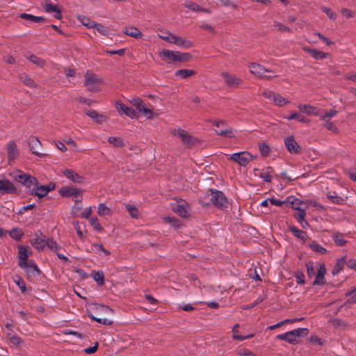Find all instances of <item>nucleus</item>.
Returning a JSON list of instances; mask_svg holds the SVG:
<instances>
[{"label": "nucleus", "instance_id": "69168bd1", "mask_svg": "<svg viewBox=\"0 0 356 356\" xmlns=\"http://www.w3.org/2000/svg\"><path fill=\"white\" fill-rule=\"evenodd\" d=\"M64 142L66 144L71 145V148H72V151H75V152L81 151L78 145L72 138L65 139V140H64Z\"/></svg>", "mask_w": 356, "mask_h": 356}, {"label": "nucleus", "instance_id": "423d86ee", "mask_svg": "<svg viewBox=\"0 0 356 356\" xmlns=\"http://www.w3.org/2000/svg\"><path fill=\"white\" fill-rule=\"evenodd\" d=\"M257 156L252 155L248 152H241L234 153L229 156V159L236 162L241 166H245L249 162L254 159Z\"/></svg>", "mask_w": 356, "mask_h": 356}, {"label": "nucleus", "instance_id": "ea45409f", "mask_svg": "<svg viewBox=\"0 0 356 356\" xmlns=\"http://www.w3.org/2000/svg\"><path fill=\"white\" fill-rule=\"evenodd\" d=\"M346 263L345 257L337 259L334 267L332 270V275H335L338 274L342 269Z\"/></svg>", "mask_w": 356, "mask_h": 356}, {"label": "nucleus", "instance_id": "774afa93", "mask_svg": "<svg viewBox=\"0 0 356 356\" xmlns=\"http://www.w3.org/2000/svg\"><path fill=\"white\" fill-rule=\"evenodd\" d=\"M173 35V33L168 31H163V34H159L158 36L159 38L168 42H170V37Z\"/></svg>", "mask_w": 356, "mask_h": 356}, {"label": "nucleus", "instance_id": "5701e85b", "mask_svg": "<svg viewBox=\"0 0 356 356\" xmlns=\"http://www.w3.org/2000/svg\"><path fill=\"white\" fill-rule=\"evenodd\" d=\"M88 252H95L99 256L104 257L110 254V252L106 250L102 244L94 243L92 244L90 248L88 250Z\"/></svg>", "mask_w": 356, "mask_h": 356}, {"label": "nucleus", "instance_id": "a18cd8bd", "mask_svg": "<svg viewBox=\"0 0 356 356\" xmlns=\"http://www.w3.org/2000/svg\"><path fill=\"white\" fill-rule=\"evenodd\" d=\"M95 31H97L99 34H102L103 35H107L109 33V29L104 26L102 24H97L95 22V26H92V28Z\"/></svg>", "mask_w": 356, "mask_h": 356}, {"label": "nucleus", "instance_id": "603ef678", "mask_svg": "<svg viewBox=\"0 0 356 356\" xmlns=\"http://www.w3.org/2000/svg\"><path fill=\"white\" fill-rule=\"evenodd\" d=\"M321 10L325 13L327 16L331 19V20H335L337 19V14L330 8L325 6H322L321 7Z\"/></svg>", "mask_w": 356, "mask_h": 356}, {"label": "nucleus", "instance_id": "2f4dec72", "mask_svg": "<svg viewBox=\"0 0 356 356\" xmlns=\"http://www.w3.org/2000/svg\"><path fill=\"white\" fill-rule=\"evenodd\" d=\"M8 157L9 160L14 159L18 154L17 145L13 142H10L7 145Z\"/></svg>", "mask_w": 356, "mask_h": 356}, {"label": "nucleus", "instance_id": "9b49d317", "mask_svg": "<svg viewBox=\"0 0 356 356\" xmlns=\"http://www.w3.org/2000/svg\"><path fill=\"white\" fill-rule=\"evenodd\" d=\"M248 68H249L250 73H252L254 75L259 76L266 77V78H271V77L274 76V75L266 74L267 73H269L270 72L268 70L264 68L259 64L252 63L249 65Z\"/></svg>", "mask_w": 356, "mask_h": 356}, {"label": "nucleus", "instance_id": "864d4df0", "mask_svg": "<svg viewBox=\"0 0 356 356\" xmlns=\"http://www.w3.org/2000/svg\"><path fill=\"white\" fill-rule=\"evenodd\" d=\"M328 54H325L321 51H319L318 49H314L313 51H312V56L315 58V59H317V60H323V59H325L327 57Z\"/></svg>", "mask_w": 356, "mask_h": 356}, {"label": "nucleus", "instance_id": "6e6d98bb", "mask_svg": "<svg viewBox=\"0 0 356 356\" xmlns=\"http://www.w3.org/2000/svg\"><path fill=\"white\" fill-rule=\"evenodd\" d=\"M236 354L239 356H257L253 352L245 348H239Z\"/></svg>", "mask_w": 356, "mask_h": 356}, {"label": "nucleus", "instance_id": "e433bc0d", "mask_svg": "<svg viewBox=\"0 0 356 356\" xmlns=\"http://www.w3.org/2000/svg\"><path fill=\"white\" fill-rule=\"evenodd\" d=\"M26 59H28L30 62L33 63L34 65L38 67H42L44 65V61L41 58L33 54H27L26 56Z\"/></svg>", "mask_w": 356, "mask_h": 356}, {"label": "nucleus", "instance_id": "7ed1b4c3", "mask_svg": "<svg viewBox=\"0 0 356 356\" xmlns=\"http://www.w3.org/2000/svg\"><path fill=\"white\" fill-rule=\"evenodd\" d=\"M159 55L163 60L172 62H183L187 60L189 57L188 54H181L179 51L168 49L161 50L159 52Z\"/></svg>", "mask_w": 356, "mask_h": 356}, {"label": "nucleus", "instance_id": "c756f323", "mask_svg": "<svg viewBox=\"0 0 356 356\" xmlns=\"http://www.w3.org/2000/svg\"><path fill=\"white\" fill-rule=\"evenodd\" d=\"M22 268L25 269L26 273L30 275H35L38 273V268L33 261H27L26 266H20Z\"/></svg>", "mask_w": 356, "mask_h": 356}, {"label": "nucleus", "instance_id": "a19ab883", "mask_svg": "<svg viewBox=\"0 0 356 356\" xmlns=\"http://www.w3.org/2000/svg\"><path fill=\"white\" fill-rule=\"evenodd\" d=\"M273 102L277 106H284L289 103V101L287 99L280 95H275V97H273Z\"/></svg>", "mask_w": 356, "mask_h": 356}, {"label": "nucleus", "instance_id": "bf43d9fd", "mask_svg": "<svg viewBox=\"0 0 356 356\" xmlns=\"http://www.w3.org/2000/svg\"><path fill=\"white\" fill-rule=\"evenodd\" d=\"M238 326H239L238 324H236L233 327V328H232V332H233L232 338L234 339H235V340L243 341L244 338H243L242 335L239 334V333H238Z\"/></svg>", "mask_w": 356, "mask_h": 356}, {"label": "nucleus", "instance_id": "6ab92c4d", "mask_svg": "<svg viewBox=\"0 0 356 356\" xmlns=\"http://www.w3.org/2000/svg\"><path fill=\"white\" fill-rule=\"evenodd\" d=\"M326 273V268L324 264H320L318 268L317 275L314 285H322L325 283V275Z\"/></svg>", "mask_w": 356, "mask_h": 356}, {"label": "nucleus", "instance_id": "5fc2aeb1", "mask_svg": "<svg viewBox=\"0 0 356 356\" xmlns=\"http://www.w3.org/2000/svg\"><path fill=\"white\" fill-rule=\"evenodd\" d=\"M14 282L19 286L22 292H25L26 285L24 280L19 276L16 275L13 277Z\"/></svg>", "mask_w": 356, "mask_h": 356}, {"label": "nucleus", "instance_id": "052dcab7", "mask_svg": "<svg viewBox=\"0 0 356 356\" xmlns=\"http://www.w3.org/2000/svg\"><path fill=\"white\" fill-rule=\"evenodd\" d=\"M327 197L330 199L334 203L341 204L343 202V199L337 195L335 193H328Z\"/></svg>", "mask_w": 356, "mask_h": 356}, {"label": "nucleus", "instance_id": "b1692460", "mask_svg": "<svg viewBox=\"0 0 356 356\" xmlns=\"http://www.w3.org/2000/svg\"><path fill=\"white\" fill-rule=\"evenodd\" d=\"M15 191L13 184L7 179L0 180V193H13Z\"/></svg>", "mask_w": 356, "mask_h": 356}, {"label": "nucleus", "instance_id": "473e14b6", "mask_svg": "<svg viewBox=\"0 0 356 356\" xmlns=\"http://www.w3.org/2000/svg\"><path fill=\"white\" fill-rule=\"evenodd\" d=\"M289 229L295 236L301 239L302 241L305 242L308 239L307 234L305 232L298 229L295 226H290Z\"/></svg>", "mask_w": 356, "mask_h": 356}, {"label": "nucleus", "instance_id": "39448f33", "mask_svg": "<svg viewBox=\"0 0 356 356\" xmlns=\"http://www.w3.org/2000/svg\"><path fill=\"white\" fill-rule=\"evenodd\" d=\"M102 84V80L98 76L89 71L86 73L85 86L88 90L98 92Z\"/></svg>", "mask_w": 356, "mask_h": 356}, {"label": "nucleus", "instance_id": "13d9d810", "mask_svg": "<svg viewBox=\"0 0 356 356\" xmlns=\"http://www.w3.org/2000/svg\"><path fill=\"white\" fill-rule=\"evenodd\" d=\"M108 141L115 147H121L123 145V142L120 138L109 137Z\"/></svg>", "mask_w": 356, "mask_h": 356}, {"label": "nucleus", "instance_id": "f03ea898", "mask_svg": "<svg viewBox=\"0 0 356 356\" xmlns=\"http://www.w3.org/2000/svg\"><path fill=\"white\" fill-rule=\"evenodd\" d=\"M88 313L91 319L99 323L105 325H110L113 323L111 320L100 317L113 314V310L106 305L97 303L90 304L88 307Z\"/></svg>", "mask_w": 356, "mask_h": 356}, {"label": "nucleus", "instance_id": "2eb2a0df", "mask_svg": "<svg viewBox=\"0 0 356 356\" xmlns=\"http://www.w3.org/2000/svg\"><path fill=\"white\" fill-rule=\"evenodd\" d=\"M18 252L19 257V265L26 266L28 260V257L31 254L32 252L27 247L19 245Z\"/></svg>", "mask_w": 356, "mask_h": 356}, {"label": "nucleus", "instance_id": "3c124183", "mask_svg": "<svg viewBox=\"0 0 356 356\" xmlns=\"http://www.w3.org/2000/svg\"><path fill=\"white\" fill-rule=\"evenodd\" d=\"M309 248L314 252H319L321 254H325L326 252V250L322 247L320 244L316 243V241H312L309 244Z\"/></svg>", "mask_w": 356, "mask_h": 356}, {"label": "nucleus", "instance_id": "72a5a7b5", "mask_svg": "<svg viewBox=\"0 0 356 356\" xmlns=\"http://www.w3.org/2000/svg\"><path fill=\"white\" fill-rule=\"evenodd\" d=\"M286 202L290 204L293 209L297 211L302 209L301 206L304 205V202H302L300 199L294 197H289Z\"/></svg>", "mask_w": 356, "mask_h": 356}, {"label": "nucleus", "instance_id": "37998d69", "mask_svg": "<svg viewBox=\"0 0 356 356\" xmlns=\"http://www.w3.org/2000/svg\"><path fill=\"white\" fill-rule=\"evenodd\" d=\"M77 19L79 22L88 29H92V26H95V22L83 15L78 16Z\"/></svg>", "mask_w": 356, "mask_h": 356}, {"label": "nucleus", "instance_id": "c85d7f7f", "mask_svg": "<svg viewBox=\"0 0 356 356\" xmlns=\"http://www.w3.org/2000/svg\"><path fill=\"white\" fill-rule=\"evenodd\" d=\"M129 102L133 105L135 108H134L138 115V118L139 117V114L143 111V108L145 106L143 104V102L140 98H133L129 100Z\"/></svg>", "mask_w": 356, "mask_h": 356}, {"label": "nucleus", "instance_id": "e2e57ef3", "mask_svg": "<svg viewBox=\"0 0 356 356\" xmlns=\"http://www.w3.org/2000/svg\"><path fill=\"white\" fill-rule=\"evenodd\" d=\"M46 247H47L49 249H50L51 250H52L55 252H57L59 249V247L57 245V243L52 239L47 240Z\"/></svg>", "mask_w": 356, "mask_h": 356}, {"label": "nucleus", "instance_id": "4468645a", "mask_svg": "<svg viewBox=\"0 0 356 356\" xmlns=\"http://www.w3.org/2000/svg\"><path fill=\"white\" fill-rule=\"evenodd\" d=\"M215 125L216 126V129H215L216 134L220 136H223L228 138L236 137L235 132L229 128L222 129V127L225 125L224 122L222 121H216L215 122Z\"/></svg>", "mask_w": 356, "mask_h": 356}, {"label": "nucleus", "instance_id": "6e6552de", "mask_svg": "<svg viewBox=\"0 0 356 356\" xmlns=\"http://www.w3.org/2000/svg\"><path fill=\"white\" fill-rule=\"evenodd\" d=\"M59 193L62 196L73 197L76 201H81L82 198L81 191L74 186H63Z\"/></svg>", "mask_w": 356, "mask_h": 356}, {"label": "nucleus", "instance_id": "c03bdc74", "mask_svg": "<svg viewBox=\"0 0 356 356\" xmlns=\"http://www.w3.org/2000/svg\"><path fill=\"white\" fill-rule=\"evenodd\" d=\"M336 114H337V111L332 109L329 111L320 113L319 118L321 120L326 121L327 120H330L332 118L335 116Z\"/></svg>", "mask_w": 356, "mask_h": 356}, {"label": "nucleus", "instance_id": "f8f14e48", "mask_svg": "<svg viewBox=\"0 0 356 356\" xmlns=\"http://www.w3.org/2000/svg\"><path fill=\"white\" fill-rule=\"evenodd\" d=\"M170 43L174 44L179 47L183 49H189L192 47V43L190 40L186 38L181 37L179 35L173 33V35L170 37Z\"/></svg>", "mask_w": 356, "mask_h": 356}, {"label": "nucleus", "instance_id": "bb28decb", "mask_svg": "<svg viewBox=\"0 0 356 356\" xmlns=\"http://www.w3.org/2000/svg\"><path fill=\"white\" fill-rule=\"evenodd\" d=\"M123 33L130 37L134 38H140L143 37V34L140 31L134 26L127 27L123 30Z\"/></svg>", "mask_w": 356, "mask_h": 356}, {"label": "nucleus", "instance_id": "a211bd4d", "mask_svg": "<svg viewBox=\"0 0 356 356\" xmlns=\"http://www.w3.org/2000/svg\"><path fill=\"white\" fill-rule=\"evenodd\" d=\"M43 8L47 13H54V17L57 19H60L62 18L60 10L57 5L49 1H46L43 4Z\"/></svg>", "mask_w": 356, "mask_h": 356}, {"label": "nucleus", "instance_id": "a878e982", "mask_svg": "<svg viewBox=\"0 0 356 356\" xmlns=\"http://www.w3.org/2000/svg\"><path fill=\"white\" fill-rule=\"evenodd\" d=\"M29 147L31 152L35 154H40L39 149L41 147V143L39 139L36 137H31L29 139Z\"/></svg>", "mask_w": 356, "mask_h": 356}, {"label": "nucleus", "instance_id": "f704fd0d", "mask_svg": "<svg viewBox=\"0 0 356 356\" xmlns=\"http://www.w3.org/2000/svg\"><path fill=\"white\" fill-rule=\"evenodd\" d=\"M86 114L99 123L106 120V117L104 115L99 114L94 110L88 111L86 112Z\"/></svg>", "mask_w": 356, "mask_h": 356}, {"label": "nucleus", "instance_id": "338daca9", "mask_svg": "<svg viewBox=\"0 0 356 356\" xmlns=\"http://www.w3.org/2000/svg\"><path fill=\"white\" fill-rule=\"evenodd\" d=\"M185 7L193 11H200L202 10V8L197 4L191 1L185 3Z\"/></svg>", "mask_w": 356, "mask_h": 356}, {"label": "nucleus", "instance_id": "4c0bfd02", "mask_svg": "<svg viewBox=\"0 0 356 356\" xmlns=\"http://www.w3.org/2000/svg\"><path fill=\"white\" fill-rule=\"evenodd\" d=\"M9 235L12 238L19 241L22 238V236L24 235V232L22 229L17 227H15L9 232Z\"/></svg>", "mask_w": 356, "mask_h": 356}, {"label": "nucleus", "instance_id": "09e8293b", "mask_svg": "<svg viewBox=\"0 0 356 356\" xmlns=\"http://www.w3.org/2000/svg\"><path fill=\"white\" fill-rule=\"evenodd\" d=\"M163 220L167 223V224H169L171 226L175 227V228H177L180 226V222L176 219L174 217H170V216H165L163 218Z\"/></svg>", "mask_w": 356, "mask_h": 356}, {"label": "nucleus", "instance_id": "de8ad7c7", "mask_svg": "<svg viewBox=\"0 0 356 356\" xmlns=\"http://www.w3.org/2000/svg\"><path fill=\"white\" fill-rule=\"evenodd\" d=\"M89 222L90 225L92 227V228L97 231V232H102L103 230L102 227L101 226L100 223L99 222V220L97 217H91L89 218Z\"/></svg>", "mask_w": 356, "mask_h": 356}, {"label": "nucleus", "instance_id": "9d476101", "mask_svg": "<svg viewBox=\"0 0 356 356\" xmlns=\"http://www.w3.org/2000/svg\"><path fill=\"white\" fill-rule=\"evenodd\" d=\"M115 108L120 115L124 114L132 119L138 118L136 111L133 108L124 104L121 101L116 102Z\"/></svg>", "mask_w": 356, "mask_h": 356}, {"label": "nucleus", "instance_id": "f257e3e1", "mask_svg": "<svg viewBox=\"0 0 356 356\" xmlns=\"http://www.w3.org/2000/svg\"><path fill=\"white\" fill-rule=\"evenodd\" d=\"M10 176L17 181L22 183L27 188L33 186L31 193L40 198H42L47 195V193L54 188L52 184L49 185H38L37 179L27 174L24 173L22 171L16 170L10 172Z\"/></svg>", "mask_w": 356, "mask_h": 356}, {"label": "nucleus", "instance_id": "393cba45", "mask_svg": "<svg viewBox=\"0 0 356 356\" xmlns=\"http://www.w3.org/2000/svg\"><path fill=\"white\" fill-rule=\"evenodd\" d=\"M47 240L41 236H36L31 240V244L38 250L42 251L46 248Z\"/></svg>", "mask_w": 356, "mask_h": 356}, {"label": "nucleus", "instance_id": "4be33fe9", "mask_svg": "<svg viewBox=\"0 0 356 356\" xmlns=\"http://www.w3.org/2000/svg\"><path fill=\"white\" fill-rule=\"evenodd\" d=\"M62 173L65 177L73 182L80 183L83 180V178L80 175L71 169H63Z\"/></svg>", "mask_w": 356, "mask_h": 356}, {"label": "nucleus", "instance_id": "49530a36", "mask_svg": "<svg viewBox=\"0 0 356 356\" xmlns=\"http://www.w3.org/2000/svg\"><path fill=\"white\" fill-rule=\"evenodd\" d=\"M19 79L26 86L31 88H35L36 86L35 82L25 74H20Z\"/></svg>", "mask_w": 356, "mask_h": 356}, {"label": "nucleus", "instance_id": "dca6fc26", "mask_svg": "<svg viewBox=\"0 0 356 356\" xmlns=\"http://www.w3.org/2000/svg\"><path fill=\"white\" fill-rule=\"evenodd\" d=\"M222 76L224 79L225 83L229 87L235 88L241 82L238 78L226 72L222 73Z\"/></svg>", "mask_w": 356, "mask_h": 356}, {"label": "nucleus", "instance_id": "20e7f679", "mask_svg": "<svg viewBox=\"0 0 356 356\" xmlns=\"http://www.w3.org/2000/svg\"><path fill=\"white\" fill-rule=\"evenodd\" d=\"M308 331L306 328H298L284 334H279L277 338L284 340L289 343H294L298 341V339L306 336Z\"/></svg>", "mask_w": 356, "mask_h": 356}, {"label": "nucleus", "instance_id": "c9c22d12", "mask_svg": "<svg viewBox=\"0 0 356 356\" xmlns=\"http://www.w3.org/2000/svg\"><path fill=\"white\" fill-rule=\"evenodd\" d=\"M91 276L94 279L95 282H97V284L99 286H102L104 283V274L102 270H99L97 272L93 271L91 274Z\"/></svg>", "mask_w": 356, "mask_h": 356}, {"label": "nucleus", "instance_id": "8fccbe9b", "mask_svg": "<svg viewBox=\"0 0 356 356\" xmlns=\"http://www.w3.org/2000/svg\"><path fill=\"white\" fill-rule=\"evenodd\" d=\"M126 208L129 213V215L134 218H137L140 216V212L138 209L134 206L131 204H127Z\"/></svg>", "mask_w": 356, "mask_h": 356}, {"label": "nucleus", "instance_id": "ddd939ff", "mask_svg": "<svg viewBox=\"0 0 356 356\" xmlns=\"http://www.w3.org/2000/svg\"><path fill=\"white\" fill-rule=\"evenodd\" d=\"M175 136L181 139V140L186 145H191L195 143V139L188 135L185 131L178 128L172 131Z\"/></svg>", "mask_w": 356, "mask_h": 356}, {"label": "nucleus", "instance_id": "0eeeda50", "mask_svg": "<svg viewBox=\"0 0 356 356\" xmlns=\"http://www.w3.org/2000/svg\"><path fill=\"white\" fill-rule=\"evenodd\" d=\"M172 210L181 218H187L190 215L189 205L183 200L175 201L171 205Z\"/></svg>", "mask_w": 356, "mask_h": 356}, {"label": "nucleus", "instance_id": "0e129e2a", "mask_svg": "<svg viewBox=\"0 0 356 356\" xmlns=\"http://www.w3.org/2000/svg\"><path fill=\"white\" fill-rule=\"evenodd\" d=\"M298 212L295 215V218H296L297 221L300 223L303 220H305V218L306 216V212L305 209H302L298 211Z\"/></svg>", "mask_w": 356, "mask_h": 356}, {"label": "nucleus", "instance_id": "1a4fd4ad", "mask_svg": "<svg viewBox=\"0 0 356 356\" xmlns=\"http://www.w3.org/2000/svg\"><path fill=\"white\" fill-rule=\"evenodd\" d=\"M210 200L215 206L219 208L226 207L228 204L227 198L220 191H211Z\"/></svg>", "mask_w": 356, "mask_h": 356}, {"label": "nucleus", "instance_id": "79ce46f5", "mask_svg": "<svg viewBox=\"0 0 356 356\" xmlns=\"http://www.w3.org/2000/svg\"><path fill=\"white\" fill-rule=\"evenodd\" d=\"M97 213L100 216H110L111 214V211L110 208L106 207L104 203H101L98 205Z\"/></svg>", "mask_w": 356, "mask_h": 356}, {"label": "nucleus", "instance_id": "cd10ccee", "mask_svg": "<svg viewBox=\"0 0 356 356\" xmlns=\"http://www.w3.org/2000/svg\"><path fill=\"white\" fill-rule=\"evenodd\" d=\"M195 74V72L193 70L183 69L177 70L175 75L179 79H186L193 76Z\"/></svg>", "mask_w": 356, "mask_h": 356}, {"label": "nucleus", "instance_id": "4d7b16f0", "mask_svg": "<svg viewBox=\"0 0 356 356\" xmlns=\"http://www.w3.org/2000/svg\"><path fill=\"white\" fill-rule=\"evenodd\" d=\"M323 125L327 130H329L333 133L338 132V129H337V127L334 125V124L332 122L330 121V120L324 121Z\"/></svg>", "mask_w": 356, "mask_h": 356}, {"label": "nucleus", "instance_id": "7c9ffc66", "mask_svg": "<svg viewBox=\"0 0 356 356\" xmlns=\"http://www.w3.org/2000/svg\"><path fill=\"white\" fill-rule=\"evenodd\" d=\"M273 170L270 168L262 170L257 175L266 182H270L272 180Z\"/></svg>", "mask_w": 356, "mask_h": 356}, {"label": "nucleus", "instance_id": "aec40b11", "mask_svg": "<svg viewBox=\"0 0 356 356\" xmlns=\"http://www.w3.org/2000/svg\"><path fill=\"white\" fill-rule=\"evenodd\" d=\"M20 18L22 19H24L25 20H26V24H39V23H45L46 22V19L42 17H38V16H35V15H31V14H27V13H22L20 15H19Z\"/></svg>", "mask_w": 356, "mask_h": 356}, {"label": "nucleus", "instance_id": "680f3d73", "mask_svg": "<svg viewBox=\"0 0 356 356\" xmlns=\"http://www.w3.org/2000/svg\"><path fill=\"white\" fill-rule=\"evenodd\" d=\"M259 151L262 156H267L270 152V148L268 145L265 143H262L259 145Z\"/></svg>", "mask_w": 356, "mask_h": 356}, {"label": "nucleus", "instance_id": "f3484780", "mask_svg": "<svg viewBox=\"0 0 356 356\" xmlns=\"http://www.w3.org/2000/svg\"><path fill=\"white\" fill-rule=\"evenodd\" d=\"M285 145L288 151L291 154H297L300 151V147L295 140L293 136H289L285 139Z\"/></svg>", "mask_w": 356, "mask_h": 356}, {"label": "nucleus", "instance_id": "58836bf2", "mask_svg": "<svg viewBox=\"0 0 356 356\" xmlns=\"http://www.w3.org/2000/svg\"><path fill=\"white\" fill-rule=\"evenodd\" d=\"M140 114H142L147 120L153 119L158 115V114L154 113L152 109L147 108L146 106L143 108V111Z\"/></svg>", "mask_w": 356, "mask_h": 356}, {"label": "nucleus", "instance_id": "412c9836", "mask_svg": "<svg viewBox=\"0 0 356 356\" xmlns=\"http://www.w3.org/2000/svg\"><path fill=\"white\" fill-rule=\"evenodd\" d=\"M298 107L300 111L306 113L307 115L319 117L320 112L318 109L314 106L310 104H299Z\"/></svg>", "mask_w": 356, "mask_h": 356}]
</instances>
